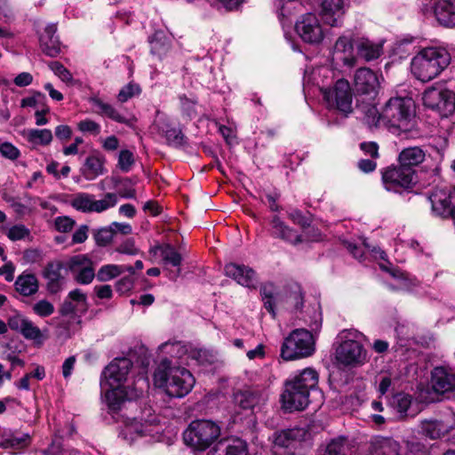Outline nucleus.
I'll use <instances>...</instances> for the list:
<instances>
[{
	"instance_id": "3c124183",
	"label": "nucleus",
	"mask_w": 455,
	"mask_h": 455,
	"mask_svg": "<svg viewBox=\"0 0 455 455\" xmlns=\"http://www.w3.org/2000/svg\"><path fill=\"white\" fill-rule=\"evenodd\" d=\"M33 311L40 317H47L53 314L54 306L47 299H40L33 305Z\"/></svg>"
},
{
	"instance_id": "aec40b11",
	"label": "nucleus",
	"mask_w": 455,
	"mask_h": 455,
	"mask_svg": "<svg viewBox=\"0 0 455 455\" xmlns=\"http://www.w3.org/2000/svg\"><path fill=\"white\" fill-rule=\"evenodd\" d=\"M320 14L325 24L331 27L340 26L345 14L344 1L323 0Z\"/></svg>"
},
{
	"instance_id": "72a5a7b5",
	"label": "nucleus",
	"mask_w": 455,
	"mask_h": 455,
	"mask_svg": "<svg viewBox=\"0 0 455 455\" xmlns=\"http://www.w3.org/2000/svg\"><path fill=\"white\" fill-rule=\"evenodd\" d=\"M125 271L133 274L134 268L131 266L107 264L100 267L96 274V278L100 282H108Z\"/></svg>"
},
{
	"instance_id": "5fc2aeb1",
	"label": "nucleus",
	"mask_w": 455,
	"mask_h": 455,
	"mask_svg": "<svg viewBox=\"0 0 455 455\" xmlns=\"http://www.w3.org/2000/svg\"><path fill=\"white\" fill-rule=\"evenodd\" d=\"M66 298L75 302L80 310L87 308V296L81 289H75L69 291Z\"/></svg>"
},
{
	"instance_id": "c85d7f7f",
	"label": "nucleus",
	"mask_w": 455,
	"mask_h": 455,
	"mask_svg": "<svg viewBox=\"0 0 455 455\" xmlns=\"http://www.w3.org/2000/svg\"><path fill=\"white\" fill-rule=\"evenodd\" d=\"M148 427L145 423L136 419H126L120 435L124 440L132 443L138 437L148 435Z\"/></svg>"
},
{
	"instance_id": "ddd939ff",
	"label": "nucleus",
	"mask_w": 455,
	"mask_h": 455,
	"mask_svg": "<svg viewBox=\"0 0 455 455\" xmlns=\"http://www.w3.org/2000/svg\"><path fill=\"white\" fill-rule=\"evenodd\" d=\"M295 30L305 43L311 44L321 43L324 36L323 27L313 13L301 16L295 24Z\"/></svg>"
},
{
	"instance_id": "0e129e2a",
	"label": "nucleus",
	"mask_w": 455,
	"mask_h": 455,
	"mask_svg": "<svg viewBox=\"0 0 455 455\" xmlns=\"http://www.w3.org/2000/svg\"><path fill=\"white\" fill-rule=\"evenodd\" d=\"M321 455H346L344 440H332Z\"/></svg>"
},
{
	"instance_id": "49530a36",
	"label": "nucleus",
	"mask_w": 455,
	"mask_h": 455,
	"mask_svg": "<svg viewBox=\"0 0 455 455\" xmlns=\"http://www.w3.org/2000/svg\"><path fill=\"white\" fill-rule=\"evenodd\" d=\"M224 443L227 455H248L247 445L244 441L234 439Z\"/></svg>"
},
{
	"instance_id": "79ce46f5",
	"label": "nucleus",
	"mask_w": 455,
	"mask_h": 455,
	"mask_svg": "<svg viewBox=\"0 0 455 455\" xmlns=\"http://www.w3.org/2000/svg\"><path fill=\"white\" fill-rule=\"evenodd\" d=\"M92 264V260L84 254L72 256L64 263L66 269L70 271L73 275Z\"/></svg>"
},
{
	"instance_id": "39448f33",
	"label": "nucleus",
	"mask_w": 455,
	"mask_h": 455,
	"mask_svg": "<svg viewBox=\"0 0 455 455\" xmlns=\"http://www.w3.org/2000/svg\"><path fill=\"white\" fill-rule=\"evenodd\" d=\"M322 325V316L317 310H314L312 321L308 323L311 331L306 329L292 331L283 342L281 356L286 360H296L312 355L315 350V341L312 331H317Z\"/></svg>"
},
{
	"instance_id": "f704fd0d",
	"label": "nucleus",
	"mask_w": 455,
	"mask_h": 455,
	"mask_svg": "<svg viewBox=\"0 0 455 455\" xmlns=\"http://www.w3.org/2000/svg\"><path fill=\"white\" fill-rule=\"evenodd\" d=\"M148 42L151 53L159 58L165 55L170 49V40L164 31H156Z\"/></svg>"
},
{
	"instance_id": "5701e85b",
	"label": "nucleus",
	"mask_w": 455,
	"mask_h": 455,
	"mask_svg": "<svg viewBox=\"0 0 455 455\" xmlns=\"http://www.w3.org/2000/svg\"><path fill=\"white\" fill-rule=\"evenodd\" d=\"M57 32V25L49 24L44 28V33L40 36V44L42 51L50 57H56L61 52V44L55 36Z\"/></svg>"
},
{
	"instance_id": "ea45409f",
	"label": "nucleus",
	"mask_w": 455,
	"mask_h": 455,
	"mask_svg": "<svg viewBox=\"0 0 455 455\" xmlns=\"http://www.w3.org/2000/svg\"><path fill=\"white\" fill-rule=\"evenodd\" d=\"M70 204L76 210L82 212H93V195L88 193H78L74 196Z\"/></svg>"
},
{
	"instance_id": "69168bd1",
	"label": "nucleus",
	"mask_w": 455,
	"mask_h": 455,
	"mask_svg": "<svg viewBox=\"0 0 455 455\" xmlns=\"http://www.w3.org/2000/svg\"><path fill=\"white\" fill-rule=\"evenodd\" d=\"M1 155L10 160H16L20 155V150L10 142H4L0 145Z\"/></svg>"
},
{
	"instance_id": "864d4df0",
	"label": "nucleus",
	"mask_w": 455,
	"mask_h": 455,
	"mask_svg": "<svg viewBox=\"0 0 455 455\" xmlns=\"http://www.w3.org/2000/svg\"><path fill=\"white\" fill-rule=\"evenodd\" d=\"M94 277H96V274L94 273L92 264L84 267L74 275L75 281L80 284H89L93 281Z\"/></svg>"
},
{
	"instance_id": "052dcab7",
	"label": "nucleus",
	"mask_w": 455,
	"mask_h": 455,
	"mask_svg": "<svg viewBox=\"0 0 455 455\" xmlns=\"http://www.w3.org/2000/svg\"><path fill=\"white\" fill-rule=\"evenodd\" d=\"M49 67L63 82L68 83L72 81V74L60 62L52 61Z\"/></svg>"
},
{
	"instance_id": "37998d69",
	"label": "nucleus",
	"mask_w": 455,
	"mask_h": 455,
	"mask_svg": "<svg viewBox=\"0 0 455 455\" xmlns=\"http://www.w3.org/2000/svg\"><path fill=\"white\" fill-rule=\"evenodd\" d=\"M118 197L116 193H107L101 199H95L93 196V212H103L117 204Z\"/></svg>"
},
{
	"instance_id": "bf43d9fd",
	"label": "nucleus",
	"mask_w": 455,
	"mask_h": 455,
	"mask_svg": "<svg viewBox=\"0 0 455 455\" xmlns=\"http://www.w3.org/2000/svg\"><path fill=\"white\" fill-rule=\"evenodd\" d=\"M77 128L84 133L98 135L100 133V125L93 120L84 119L77 124Z\"/></svg>"
},
{
	"instance_id": "dca6fc26",
	"label": "nucleus",
	"mask_w": 455,
	"mask_h": 455,
	"mask_svg": "<svg viewBox=\"0 0 455 455\" xmlns=\"http://www.w3.org/2000/svg\"><path fill=\"white\" fill-rule=\"evenodd\" d=\"M430 383L436 394L452 393L455 390V370L444 366L435 367L431 371Z\"/></svg>"
},
{
	"instance_id": "2f4dec72",
	"label": "nucleus",
	"mask_w": 455,
	"mask_h": 455,
	"mask_svg": "<svg viewBox=\"0 0 455 455\" xmlns=\"http://www.w3.org/2000/svg\"><path fill=\"white\" fill-rule=\"evenodd\" d=\"M356 46L358 55L366 61L378 59L383 52L382 43H373L365 38L359 40Z\"/></svg>"
},
{
	"instance_id": "6e6552de",
	"label": "nucleus",
	"mask_w": 455,
	"mask_h": 455,
	"mask_svg": "<svg viewBox=\"0 0 455 455\" xmlns=\"http://www.w3.org/2000/svg\"><path fill=\"white\" fill-rule=\"evenodd\" d=\"M320 90L328 108L344 116L353 112V92L347 80L338 79L332 86H322Z\"/></svg>"
},
{
	"instance_id": "13d9d810",
	"label": "nucleus",
	"mask_w": 455,
	"mask_h": 455,
	"mask_svg": "<svg viewBox=\"0 0 455 455\" xmlns=\"http://www.w3.org/2000/svg\"><path fill=\"white\" fill-rule=\"evenodd\" d=\"M180 103V108L182 112L189 116L192 117L196 114L195 107L196 104V100L195 98H188L185 94L179 96Z\"/></svg>"
},
{
	"instance_id": "de8ad7c7",
	"label": "nucleus",
	"mask_w": 455,
	"mask_h": 455,
	"mask_svg": "<svg viewBox=\"0 0 455 455\" xmlns=\"http://www.w3.org/2000/svg\"><path fill=\"white\" fill-rule=\"evenodd\" d=\"M162 257L164 264L179 267L181 263V255L172 245H165L162 250Z\"/></svg>"
},
{
	"instance_id": "cd10ccee",
	"label": "nucleus",
	"mask_w": 455,
	"mask_h": 455,
	"mask_svg": "<svg viewBox=\"0 0 455 455\" xmlns=\"http://www.w3.org/2000/svg\"><path fill=\"white\" fill-rule=\"evenodd\" d=\"M422 433L430 439H438L446 435L452 428V424H448L443 420H424L421 422Z\"/></svg>"
},
{
	"instance_id": "bb28decb",
	"label": "nucleus",
	"mask_w": 455,
	"mask_h": 455,
	"mask_svg": "<svg viewBox=\"0 0 455 455\" xmlns=\"http://www.w3.org/2000/svg\"><path fill=\"white\" fill-rule=\"evenodd\" d=\"M14 286L17 292L22 296L28 297L38 291L39 282L34 274L23 272L17 277Z\"/></svg>"
},
{
	"instance_id": "603ef678",
	"label": "nucleus",
	"mask_w": 455,
	"mask_h": 455,
	"mask_svg": "<svg viewBox=\"0 0 455 455\" xmlns=\"http://www.w3.org/2000/svg\"><path fill=\"white\" fill-rule=\"evenodd\" d=\"M29 229L22 225H14L8 229L7 236L12 241H19L29 236Z\"/></svg>"
},
{
	"instance_id": "58836bf2",
	"label": "nucleus",
	"mask_w": 455,
	"mask_h": 455,
	"mask_svg": "<svg viewBox=\"0 0 455 455\" xmlns=\"http://www.w3.org/2000/svg\"><path fill=\"white\" fill-rule=\"evenodd\" d=\"M389 403L400 418H404L409 415L408 410L411 404V396L408 394L398 393L391 398Z\"/></svg>"
},
{
	"instance_id": "c03bdc74",
	"label": "nucleus",
	"mask_w": 455,
	"mask_h": 455,
	"mask_svg": "<svg viewBox=\"0 0 455 455\" xmlns=\"http://www.w3.org/2000/svg\"><path fill=\"white\" fill-rule=\"evenodd\" d=\"M275 5L279 16L286 18L300 7L299 0H275Z\"/></svg>"
},
{
	"instance_id": "4c0bfd02",
	"label": "nucleus",
	"mask_w": 455,
	"mask_h": 455,
	"mask_svg": "<svg viewBox=\"0 0 455 455\" xmlns=\"http://www.w3.org/2000/svg\"><path fill=\"white\" fill-rule=\"evenodd\" d=\"M164 135L167 143L174 148H180L187 143L186 137L182 133L181 130L176 127H171L165 124L159 128Z\"/></svg>"
},
{
	"instance_id": "f3484780",
	"label": "nucleus",
	"mask_w": 455,
	"mask_h": 455,
	"mask_svg": "<svg viewBox=\"0 0 455 455\" xmlns=\"http://www.w3.org/2000/svg\"><path fill=\"white\" fill-rule=\"evenodd\" d=\"M365 351L361 343L342 342L336 350L337 360L344 365L355 366L365 360Z\"/></svg>"
},
{
	"instance_id": "f8f14e48",
	"label": "nucleus",
	"mask_w": 455,
	"mask_h": 455,
	"mask_svg": "<svg viewBox=\"0 0 455 455\" xmlns=\"http://www.w3.org/2000/svg\"><path fill=\"white\" fill-rule=\"evenodd\" d=\"M307 435L304 428L287 429L275 433L273 442L275 447L285 449L287 455H301Z\"/></svg>"
},
{
	"instance_id": "412c9836",
	"label": "nucleus",
	"mask_w": 455,
	"mask_h": 455,
	"mask_svg": "<svg viewBox=\"0 0 455 455\" xmlns=\"http://www.w3.org/2000/svg\"><path fill=\"white\" fill-rule=\"evenodd\" d=\"M225 273L244 287L254 288L258 282L255 271L248 266L228 263L225 266Z\"/></svg>"
},
{
	"instance_id": "473e14b6",
	"label": "nucleus",
	"mask_w": 455,
	"mask_h": 455,
	"mask_svg": "<svg viewBox=\"0 0 455 455\" xmlns=\"http://www.w3.org/2000/svg\"><path fill=\"white\" fill-rule=\"evenodd\" d=\"M399 164L404 167L413 169L425 159V152L419 147L406 148L399 155Z\"/></svg>"
},
{
	"instance_id": "6ab92c4d",
	"label": "nucleus",
	"mask_w": 455,
	"mask_h": 455,
	"mask_svg": "<svg viewBox=\"0 0 455 455\" xmlns=\"http://www.w3.org/2000/svg\"><path fill=\"white\" fill-rule=\"evenodd\" d=\"M353 42V34L347 32L338 38L333 49V58L350 68L354 67L356 62Z\"/></svg>"
},
{
	"instance_id": "4d7b16f0",
	"label": "nucleus",
	"mask_w": 455,
	"mask_h": 455,
	"mask_svg": "<svg viewBox=\"0 0 455 455\" xmlns=\"http://www.w3.org/2000/svg\"><path fill=\"white\" fill-rule=\"evenodd\" d=\"M134 164L133 154L130 150H122L118 157V167L124 172L131 170Z\"/></svg>"
},
{
	"instance_id": "a211bd4d",
	"label": "nucleus",
	"mask_w": 455,
	"mask_h": 455,
	"mask_svg": "<svg viewBox=\"0 0 455 455\" xmlns=\"http://www.w3.org/2000/svg\"><path fill=\"white\" fill-rule=\"evenodd\" d=\"M8 326L11 330L19 331L27 339L42 341L41 330L28 318L20 314H15L9 317Z\"/></svg>"
},
{
	"instance_id": "b1692460",
	"label": "nucleus",
	"mask_w": 455,
	"mask_h": 455,
	"mask_svg": "<svg viewBox=\"0 0 455 455\" xmlns=\"http://www.w3.org/2000/svg\"><path fill=\"white\" fill-rule=\"evenodd\" d=\"M89 101L96 108L95 113L98 115L108 117L119 124H131L130 119L120 113L115 106L103 101L98 97H92Z\"/></svg>"
},
{
	"instance_id": "7c9ffc66",
	"label": "nucleus",
	"mask_w": 455,
	"mask_h": 455,
	"mask_svg": "<svg viewBox=\"0 0 455 455\" xmlns=\"http://www.w3.org/2000/svg\"><path fill=\"white\" fill-rule=\"evenodd\" d=\"M105 159L99 156H90L85 159L82 168V174L87 180H93L98 176L105 173Z\"/></svg>"
},
{
	"instance_id": "338daca9",
	"label": "nucleus",
	"mask_w": 455,
	"mask_h": 455,
	"mask_svg": "<svg viewBox=\"0 0 455 455\" xmlns=\"http://www.w3.org/2000/svg\"><path fill=\"white\" fill-rule=\"evenodd\" d=\"M287 302L296 310H299L302 307L303 294L299 286H295V289L289 294Z\"/></svg>"
},
{
	"instance_id": "f257e3e1",
	"label": "nucleus",
	"mask_w": 455,
	"mask_h": 455,
	"mask_svg": "<svg viewBox=\"0 0 455 455\" xmlns=\"http://www.w3.org/2000/svg\"><path fill=\"white\" fill-rule=\"evenodd\" d=\"M132 366L130 359L116 358L102 372L100 388L105 394L107 405L112 413L120 411L126 401L136 399L142 394L141 390L130 389L124 385Z\"/></svg>"
},
{
	"instance_id": "4be33fe9",
	"label": "nucleus",
	"mask_w": 455,
	"mask_h": 455,
	"mask_svg": "<svg viewBox=\"0 0 455 455\" xmlns=\"http://www.w3.org/2000/svg\"><path fill=\"white\" fill-rule=\"evenodd\" d=\"M270 226V234L273 237L279 238L293 245L302 242L301 235L286 225L277 215L272 218Z\"/></svg>"
},
{
	"instance_id": "0eeeda50",
	"label": "nucleus",
	"mask_w": 455,
	"mask_h": 455,
	"mask_svg": "<svg viewBox=\"0 0 455 455\" xmlns=\"http://www.w3.org/2000/svg\"><path fill=\"white\" fill-rule=\"evenodd\" d=\"M220 426L212 420L192 421L183 434L188 446L198 451L209 448L220 436Z\"/></svg>"
},
{
	"instance_id": "4468645a",
	"label": "nucleus",
	"mask_w": 455,
	"mask_h": 455,
	"mask_svg": "<svg viewBox=\"0 0 455 455\" xmlns=\"http://www.w3.org/2000/svg\"><path fill=\"white\" fill-rule=\"evenodd\" d=\"M354 88L357 94L374 100L379 88L378 76L368 68H358L354 75Z\"/></svg>"
},
{
	"instance_id": "423d86ee",
	"label": "nucleus",
	"mask_w": 455,
	"mask_h": 455,
	"mask_svg": "<svg viewBox=\"0 0 455 455\" xmlns=\"http://www.w3.org/2000/svg\"><path fill=\"white\" fill-rule=\"evenodd\" d=\"M451 63V55L443 47H426L411 62L412 75L419 81L428 82L439 76Z\"/></svg>"
},
{
	"instance_id": "2eb2a0df",
	"label": "nucleus",
	"mask_w": 455,
	"mask_h": 455,
	"mask_svg": "<svg viewBox=\"0 0 455 455\" xmlns=\"http://www.w3.org/2000/svg\"><path fill=\"white\" fill-rule=\"evenodd\" d=\"M66 268L64 262L55 259L49 261L42 270V276L46 281V290L51 294L61 291L66 283L62 269Z\"/></svg>"
},
{
	"instance_id": "9b49d317",
	"label": "nucleus",
	"mask_w": 455,
	"mask_h": 455,
	"mask_svg": "<svg viewBox=\"0 0 455 455\" xmlns=\"http://www.w3.org/2000/svg\"><path fill=\"white\" fill-rule=\"evenodd\" d=\"M414 169L398 166L388 167L382 174L385 188L395 193L410 188L414 183Z\"/></svg>"
},
{
	"instance_id": "e433bc0d",
	"label": "nucleus",
	"mask_w": 455,
	"mask_h": 455,
	"mask_svg": "<svg viewBox=\"0 0 455 455\" xmlns=\"http://www.w3.org/2000/svg\"><path fill=\"white\" fill-rule=\"evenodd\" d=\"M358 109L363 115V120L370 127H377L382 124V111L379 113L375 104L360 105Z\"/></svg>"
},
{
	"instance_id": "680f3d73",
	"label": "nucleus",
	"mask_w": 455,
	"mask_h": 455,
	"mask_svg": "<svg viewBox=\"0 0 455 455\" xmlns=\"http://www.w3.org/2000/svg\"><path fill=\"white\" fill-rule=\"evenodd\" d=\"M340 343L342 342H356L361 343V339L363 338V333L354 329L343 330L338 336Z\"/></svg>"
},
{
	"instance_id": "09e8293b",
	"label": "nucleus",
	"mask_w": 455,
	"mask_h": 455,
	"mask_svg": "<svg viewBox=\"0 0 455 455\" xmlns=\"http://www.w3.org/2000/svg\"><path fill=\"white\" fill-rule=\"evenodd\" d=\"M158 349L163 352L169 354L173 357H180L185 353V347L180 341H168L159 346Z\"/></svg>"
},
{
	"instance_id": "9d476101",
	"label": "nucleus",
	"mask_w": 455,
	"mask_h": 455,
	"mask_svg": "<svg viewBox=\"0 0 455 455\" xmlns=\"http://www.w3.org/2000/svg\"><path fill=\"white\" fill-rule=\"evenodd\" d=\"M420 10L425 15L433 14L443 27H455V0H423Z\"/></svg>"
},
{
	"instance_id": "f03ea898",
	"label": "nucleus",
	"mask_w": 455,
	"mask_h": 455,
	"mask_svg": "<svg viewBox=\"0 0 455 455\" xmlns=\"http://www.w3.org/2000/svg\"><path fill=\"white\" fill-rule=\"evenodd\" d=\"M382 124L397 136L419 135L415 104L411 98H390L382 108Z\"/></svg>"
},
{
	"instance_id": "a878e982",
	"label": "nucleus",
	"mask_w": 455,
	"mask_h": 455,
	"mask_svg": "<svg viewBox=\"0 0 455 455\" xmlns=\"http://www.w3.org/2000/svg\"><path fill=\"white\" fill-rule=\"evenodd\" d=\"M452 191L435 190L429 196L433 211L439 216H449L453 206Z\"/></svg>"
},
{
	"instance_id": "20e7f679",
	"label": "nucleus",
	"mask_w": 455,
	"mask_h": 455,
	"mask_svg": "<svg viewBox=\"0 0 455 455\" xmlns=\"http://www.w3.org/2000/svg\"><path fill=\"white\" fill-rule=\"evenodd\" d=\"M154 381L169 396L178 398L187 395L195 385V378L188 370L172 365L167 358H164L157 365Z\"/></svg>"
},
{
	"instance_id": "7ed1b4c3",
	"label": "nucleus",
	"mask_w": 455,
	"mask_h": 455,
	"mask_svg": "<svg viewBox=\"0 0 455 455\" xmlns=\"http://www.w3.org/2000/svg\"><path fill=\"white\" fill-rule=\"evenodd\" d=\"M318 373L306 368L287 379L281 395L282 407L286 411H303L309 403L310 392L322 395L317 389Z\"/></svg>"
},
{
	"instance_id": "774afa93",
	"label": "nucleus",
	"mask_w": 455,
	"mask_h": 455,
	"mask_svg": "<svg viewBox=\"0 0 455 455\" xmlns=\"http://www.w3.org/2000/svg\"><path fill=\"white\" fill-rule=\"evenodd\" d=\"M288 217L294 224H297L302 228L309 226L308 219L305 217L301 211L298 209H292L288 212Z\"/></svg>"
},
{
	"instance_id": "a19ab883",
	"label": "nucleus",
	"mask_w": 455,
	"mask_h": 455,
	"mask_svg": "<svg viewBox=\"0 0 455 455\" xmlns=\"http://www.w3.org/2000/svg\"><path fill=\"white\" fill-rule=\"evenodd\" d=\"M30 443V435L28 434L14 435L5 434L6 449L20 451L28 447Z\"/></svg>"
},
{
	"instance_id": "6e6d98bb",
	"label": "nucleus",
	"mask_w": 455,
	"mask_h": 455,
	"mask_svg": "<svg viewBox=\"0 0 455 455\" xmlns=\"http://www.w3.org/2000/svg\"><path fill=\"white\" fill-rule=\"evenodd\" d=\"M45 96L40 92H35L32 96L23 98L20 101L22 108H36L39 105L44 107Z\"/></svg>"
},
{
	"instance_id": "393cba45",
	"label": "nucleus",
	"mask_w": 455,
	"mask_h": 455,
	"mask_svg": "<svg viewBox=\"0 0 455 455\" xmlns=\"http://www.w3.org/2000/svg\"><path fill=\"white\" fill-rule=\"evenodd\" d=\"M266 395L258 390H239L233 395V402L243 410H251L265 402Z\"/></svg>"
},
{
	"instance_id": "e2e57ef3",
	"label": "nucleus",
	"mask_w": 455,
	"mask_h": 455,
	"mask_svg": "<svg viewBox=\"0 0 455 455\" xmlns=\"http://www.w3.org/2000/svg\"><path fill=\"white\" fill-rule=\"evenodd\" d=\"M75 224V220L68 216L57 217L54 221L55 228L63 233L71 231Z\"/></svg>"
},
{
	"instance_id": "c756f323",
	"label": "nucleus",
	"mask_w": 455,
	"mask_h": 455,
	"mask_svg": "<svg viewBox=\"0 0 455 455\" xmlns=\"http://www.w3.org/2000/svg\"><path fill=\"white\" fill-rule=\"evenodd\" d=\"M371 447L372 455H400V444L392 438L376 437Z\"/></svg>"
},
{
	"instance_id": "1a4fd4ad",
	"label": "nucleus",
	"mask_w": 455,
	"mask_h": 455,
	"mask_svg": "<svg viewBox=\"0 0 455 455\" xmlns=\"http://www.w3.org/2000/svg\"><path fill=\"white\" fill-rule=\"evenodd\" d=\"M425 107L435 110L442 117H448L455 113V92L443 85L427 88L422 96Z\"/></svg>"
},
{
	"instance_id": "c9c22d12",
	"label": "nucleus",
	"mask_w": 455,
	"mask_h": 455,
	"mask_svg": "<svg viewBox=\"0 0 455 455\" xmlns=\"http://www.w3.org/2000/svg\"><path fill=\"white\" fill-rule=\"evenodd\" d=\"M52 138V131L49 129H29L26 132L27 140L34 146H48Z\"/></svg>"
},
{
	"instance_id": "8fccbe9b",
	"label": "nucleus",
	"mask_w": 455,
	"mask_h": 455,
	"mask_svg": "<svg viewBox=\"0 0 455 455\" xmlns=\"http://www.w3.org/2000/svg\"><path fill=\"white\" fill-rule=\"evenodd\" d=\"M114 235L115 230L110 225L108 227L100 228L94 234V238L98 245L106 246L112 241Z\"/></svg>"
},
{
	"instance_id": "a18cd8bd",
	"label": "nucleus",
	"mask_w": 455,
	"mask_h": 455,
	"mask_svg": "<svg viewBox=\"0 0 455 455\" xmlns=\"http://www.w3.org/2000/svg\"><path fill=\"white\" fill-rule=\"evenodd\" d=\"M141 93V88L138 84L130 82L124 85L117 94V100L124 103L133 97L139 96Z\"/></svg>"
}]
</instances>
